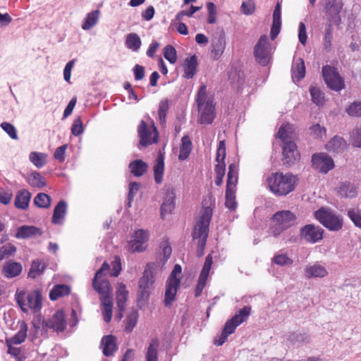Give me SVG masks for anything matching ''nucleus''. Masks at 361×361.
Masks as SVG:
<instances>
[{"label":"nucleus","mask_w":361,"mask_h":361,"mask_svg":"<svg viewBox=\"0 0 361 361\" xmlns=\"http://www.w3.org/2000/svg\"><path fill=\"white\" fill-rule=\"evenodd\" d=\"M292 126L290 124L283 125L280 127L277 136L283 143V162L286 166H291L300 159V153L296 144L291 140Z\"/></svg>","instance_id":"nucleus-1"},{"label":"nucleus","mask_w":361,"mask_h":361,"mask_svg":"<svg viewBox=\"0 0 361 361\" xmlns=\"http://www.w3.org/2000/svg\"><path fill=\"white\" fill-rule=\"evenodd\" d=\"M212 216V208L211 206H204L202 209L200 218L197 221L193 232V240H198L196 255L201 257L204 255L207 239L209 233V226Z\"/></svg>","instance_id":"nucleus-2"},{"label":"nucleus","mask_w":361,"mask_h":361,"mask_svg":"<svg viewBox=\"0 0 361 361\" xmlns=\"http://www.w3.org/2000/svg\"><path fill=\"white\" fill-rule=\"evenodd\" d=\"M270 190L277 195H286L292 192L296 183V178L290 173H272L267 179Z\"/></svg>","instance_id":"nucleus-3"},{"label":"nucleus","mask_w":361,"mask_h":361,"mask_svg":"<svg viewBox=\"0 0 361 361\" xmlns=\"http://www.w3.org/2000/svg\"><path fill=\"white\" fill-rule=\"evenodd\" d=\"M16 302L24 312L29 310L37 312L42 307V296L39 290L33 291L17 290L15 295Z\"/></svg>","instance_id":"nucleus-4"},{"label":"nucleus","mask_w":361,"mask_h":361,"mask_svg":"<svg viewBox=\"0 0 361 361\" xmlns=\"http://www.w3.org/2000/svg\"><path fill=\"white\" fill-rule=\"evenodd\" d=\"M196 102L200 113V121L202 124H210L213 122L214 114V106L213 101L207 98V87L202 85L197 95Z\"/></svg>","instance_id":"nucleus-5"},{"label":"nucleus","mask_w":361,"mask_h":361,"mask_svg":"<svg viewBox=\"0 0 361 361\" xmlns=\"http://www.w3.org/2000/svg\"><path fill=\"white\" fill-rule=\"evenodd\" d=\"M315 218L326 228L331 231L341 230L343 225V217L331 210L319 209L314 213Z\"/></svg>","instance_id":"nucleus-6"},{"label":"nucleus","mask_w":361,"mask_h":361,"mask_svg":"<svg viewBox=\"0 0 361 361\" xmlns=\"http://www.w3.org/2000/svg\"><path fill=\"white\" fill-rule=\"evenodd\" d=\"M296 216L289 210H282L276 212L272 216L274 225L272 227L274 236H279L284 230L294 225Z\"/></svg>","instance_id":"nucleus-7"},{"label":"nucleus","mask_w":361,"mask_h":361,"mask_svg":"<svg viewBox=\"0 0 361 361\" xmlns=\"http://www.w3.org/2000/svg\"><path fill=\"white\" fill-rule=\"evenodd\" d=\"M254 56L262 66H267L271 58V48L268 37L262 35L254 47Z\"/></svg>","instance_id":"nucleus-8"},{"label":"nucleus","mask_w":361,"mask_h":361,"mask_svg":"<svg viewBox=\"0 0 361 361\" xmlns=\"http://www.w3.org/2000/svg\"><path fill=\"white\" fill-rule=\"evenodd\" d=\"M140 137V145L147 147L156 143L158 140V132L154 125L147 126L144 121H141L137 128Z\"/></svg>","instance_id":"nucleus-9"},{"label":"nucleus","mask_w":361,"mask_h":361,"mask_svg":"<svg viewBox=\"0 0 361 361\" xmlns=\"http://www.w3.org/2000/svg\"><path fill=\"white\" fill-rule=\"evenodd\" d=\"M322 75L327 86L335 91H340L344 87V82L336 68L325 66L322 68Z\"/></svg>","instance_id":"nucleus-10"},{"label":"nucleus","mask_w":361,"mask_h":361,"mask_svg":"<svg viewBox=\"0 0 361 361\" xmlns=\"http://www.w3.org/2000/svg\"><path fill=\"white\" fill-rule=\"evenodd\" d=\"M322 75L327 86L335 91H340L344 87V82L336 68L325 66L322 68Z\"/></svg>","instance_id":"nucleus-11"},{"label":"nucleus","mask_w":361,"mask_h":361,"mask_svg":"<svg viewBox=\"0 0 361 361\" xmlns=\"http://www.w3.org/2000/svg\"><path fill=\"white\" fill-rule=\"evenodd\" d=\"M324 229L318 226L307 224L300 228L302 239L310 243H316L323 238Z\"/></svg>","instance_id":"nucleus-12"},{"label":"nucleus","mask_w":361,"mask_h":361,"mask_svg":"<svg viewBox=\"0 0 361 361\" xmlns=\"http://www.w3.org/2000/svg\"><path fill=\"white\" fill-rule=\"evenodd\" d=\"M312 163L313 168L322 173H327L334 167V160L325 153L314 154Z\"/></svg>","instance_id":"nucleus-13"},{"label":"nucleus","mask_w":361,"mask_h":361,"mask_svg":"<svg viewBox=\"0 0 361 361\" xmlns=\"http://www.w3.org/2000/svg\"><path fill=\"white\" fill-rule=\"evenodd\" d=\"M66 320L63 311H57L51 318L43 322V327L54 330L57 333L63 332L66 328Z\"/></svg>","instance_id":"nucleus-14"},{"label":"nucleus","mask_w":361,"mask_h":361,"mask_svg":"<svg viewBox=\"0 0 361 361\" xmlns=\"http://www.w3.org/2000/svg\"><path fill=\"white\" fill-rule=\"evenodd\" d=\"M213 264V259L211 255H208L206 257L205 262L199 276V279L195 287V296L197 298L200 295L203 288L206 285V282L209 274V271Z\"/></svg>","instance_id":"nucleus-15"},{"label":"nucleus","mask_w":361,"mask_h":361,"mask_svg":"<svg viewBox=\"0 0 361 361\" xmlns=\"http://www.w3.org/2000/svg\"><path fill=\"white\" fill-rule=\"evenodd\" d=\"M134 238L129 242V249L132 252H142L145 249V244L149 239L148 231L138 229L134 233Z\"/></svg>","instance_id":"nucleus-16"},{"label":"nucleus","mask_w":361,"mask_h":361,"mask_svg":"<svg viewBox=\"0 0 361 361\" xmlns=\"http://www.w3.org/2000/svg\"><path fill=\"white\" fill-rule=\"evenodd\" d=\"M305 276L307 279L324 278L328 275L327 269L319 262L307 264L305 268Z\"/></svg>","instance_id":"nucleus-17"},{"label":"nucleus","mask_w":361,"mask_h":361,"mask_svg":"<svg viewBox=\"0 0 361 361\" xmlns=\"http://www.w3.org/2000/svg\"><path fill=\"white\" fill-rule=\"evenodd\" d=\"M21 264L8 260L5 262L2 268V274L7 279H12L20 275L22 272Z\"/></svg>","instance_id":"nucleus-18"},{"label":"nucleus","mask_w":361,"mask_h":361,"mask_svg":"<svg viewBox=\"0 0 361 361\" xmlns=\"http://www.w3.org/2000/svg\"><path fill=\"white\" fill-rule=\"evenodd\" d=\"M101 348L105 356L109 357L113 355L118 349L116 338L113 335L103 336L101 341Z\"/></svg>","instance_id":"nucleus-19"},{"label":"nucleus","mask_w":361,"mask_h":361,"mask_svg":"<svg viewBox=\"0 0 361 361\" xmlns=\"http://www.w3.org/2000/svg\"><path fill=\"white\" fill-rule=\"evenodd\" d=\"M68 205L64 200H60L54 209L51 222L56 225H61L63 223L67 213Z\"/></svg>","instance_id":"nucleus-20"},{"label":"nucleus","mask_w":361,"mask_h":361,"mask_svg":"<svg viewBox=\"0 0 361 361\" xmlns=\"http://www.w3.org/2000/svg\"><path fill=\"white\" fill-rule=\"evenodd\" d=\"M101 278L94 277L92 286L94 289L101 295V300L106 297H112L111 293V286L107 280H100Z\"/></svg>","instance_id":"nucleus-21"},{"label":"nucleus","mask_w":361,"mask_h":361,"mask_svg":"<svg viewBox=\"0 0 361 361\" xmlns=\"http://www.w3.org/2000/svg\"><path fill=\"white\" fill-rule=\"evenodd\" d=\"M281 27V5L278 2L273 13V22L271 27L270 37L274 39L280 32Z\"/></svg>","instance_id":"nucleus-22"},{"label":"nucleus","mask_w":361,"mask_h":361,"mask_svg":"<svg viewBox=\"0 0 361 361\" xmlns=\"http://www.w3.org/2000/svg\"><path fill=\"white\" fill-rule=\"evenodd\" d=\"M212 54L214 59H219L224 51L226 47V39L224 34L216 35L212 41Z\"/></svg>","instance_id":"nucleus-23"},{"label":"nucleus","mask_w":361,"mask_h":361,"mask_svg":"<svg viewBox=\"0 0 361 361\" xmlns=\"http://www.w3.org/2000/svg\"><path fill=\"white\" fill-rule=\"evenodd\" d=\"M176 195L173 189L169 188L166 190L164 202L161 206V215L164 218L165 214H169L174 209L175 203L174 200Z\"/></svg>","instance_id":"nucleus-24"},{"label":"nucleus","mask_w":361,"mask_h":361,"mask_svg":"<svg viewBox=\"0 0 361 361\" xmlns=\"http://www.w3.org/2000/svg\"><path fill=\"white\" fill-rule=\"evenodd\" d=\"M337 192L341 197L345 198H353L357 195L355 185L349 181L340 183Z\"/></svg>","instance_id":"nucleus-25"},{"label":"nucleus","mask_w":361,"mask_h":361,"mask_svg":"<svg viewBox=\"0 0 361 361\" xmlns=\"http://www.w3.org/2000/svg\"><path fill=\"white\" fill-rule=\"evenodd\" d=\"M128 298V290L123 283H118L116 289V305L118 311L124 312L126 308V302Z\"/></svg>","instance_id":"nucleus-26"},{"label":"nucleus","mask_w":361,"mask_h":361,"mask_svg":"<svg viewBox=\"0 0 361 361\" xmlns=\"http://www.w3.org/2000/svg\"><path fill=\"white\" fill-rule=\"evenodd\" d=\"M180 286V283L166 281V290L164 294V305L168 307L170 306L172 302L175 300L178 288Z\"/></svg>","instance_id":"nucleus-27"},{"label":"nucleus","mask_w":361,"mask_h":361,"mask_svg":"<svg viewBox=\"0 0 361 361\" xmlns=\"http://www.w3.org/2000/svg\"><path fill=\"white\" fill-rule=\"evenodd\" d=\"M40 230L33 226H20L15 235L18 239H25L41 235Z\"/></svg>","instance_id":"nucleus-28"},{"label":"nucleus","mask_w":361,"mask_h":361,"mask_svg":"<svg viewBox=\"0 0 361 361\" xmlns=\"http://www.w3.org/2000/svg\"><path fill=\"white\" fill-rule=\"evenodd\" d=\"M326 148L329 152L341 153L346 148V142L343 137L335 136L328 142Z\"/></svg>","instance_id":"nucleus-29"},{"label":"nucleus","mask_w":361,"mask_h":361,"mask_svg":"<svg viewBox=\"0 0 361 361\" xmlns=\"http://www.w3.org/2000/svg\"><path fill=\"white\" fill-rule=\"evenodd\" d=\"M292 78L297 81L302 79L305 75V66L302 59H295L291 68Z\"/></svg>","instance_id":"nucleus-30"},{"label":"nucleus","mask_w":361,"mask_h":361,"mask_svg":"<svg viewBox=\"0 0 361 361\" xmlns=\"http://www.w3.org/2000/svg\"><path fill=\"white\" fill-rule=\"evenodd\" d=\"M164 171V157L160 152L154 166V180L157 183L159 184L163 180V175Z\"/></svg>","instance_id":"nucleus-31"},{"label":"nucleus","mask_w":361,"mask_h":361,"mask_svg":"<svg viewBox=\"0 0 361 361\" xmlns=\"http://www.w3.org/2000/svg\"><path fill=\"white\" fill-rule=\"evenodd\" d=\"M71 293V288L66 284L55 285L49 292L51 300H56L59 298L68 295Z\"/></svg>","instance_id":"nucleus-32"},{"label":"nucleus","mask_w":361,"mask_h":361,"mask_svg":"<svg viewBox=\"0 0 361 361\" xmlns=\"http://www.w3.org/2000/svg\"><path fill=\"white\" fill-rule=\"evenodd\" d=\"M197 66V61L195 55L187 58L184 63V77L187 79L192 78L196 73Z\"/></svg>","instance_id":"nucleus-33"},{"label":"nucleus","mask_w":361,"mask_h":361,"mask_svg":"<svg viewBox=\"0 0 361 361\" xmlns=\"http://www.w3.org/2000/svg\"><path fill=\"white\" fill-rule=\"evenodd\" d=\"M238 182V170L235 164H231L228 166V172L226 182V190H235Z\"/></svg>","instance_id":"nucleus-34"},{"label":"nucleus","mask_w":361,"mask_h":361,"mask_svg":"<svg viewBox=\"0 0 361 361\" xmlns=\"http://www.w3.org/2000/svg\"><path fill=\"white\" fill-rule=\"evenodd\" d=\"M31 198V193L26 190L18 192L15 199V206L21 209L27 208Z\"/></svg>","instance_id":"nucleus-35"},{"label":"nucleus","mask_w":361,"mask_h":361,"mask_svg":"<svg viewBox=\"0 0 361 361\" xmlns=\"http://www.w3.org/2000/svg\"><path fill=\"white\" fill-rule=\"evenodd\" d=\"M343 4L339 0H329L326 5V13L329 16V20H334L340 13Z\"/></svg>","instance_id":"nucleus-36"},{"label":"nucleus","mask_w":361,"mask_h":361,"mask_svg":"<svg viewBox=\"0 0 361 361\" xmlns=\"http://www.w3.org/2000/svg\"><path fill=\"white\" fill-rule=\"evenodd\" d=\"M191 150L192 142L190 138L188 135H184L181 139L178 159L182 161L187 159L191 152Z\"/></svg>","instance_id":"nucleus-37"},{"label":"nucleus","mask_w":361,"mask_h":361,"mask_svg":"<svg viewBox=\"0 0 361 361\" xmlns=\"http://www.w3.org/2000/svg\"><path fill=\"white\" fill-rule=\"evenodd\" d=\"M147 164L141 159L135 160L129 164V169L133 176H142L147 170Z\"/></svg>","instance_id":"nucleus-38"},{"label":"nucleus","mask_w":361,"mask_h":361,"mask_svg":"<svg viewBox=\"0 0 361 361\" xmlns=\"http://www.w3.org/2000/svg\"><path fill=\"white\" fill-rule=\"evenodd\" d=\"M101 301L102 311L104 316V319L106 322H109L112 317V297L104 298Z\"/></svg>","instance_id":"nucleus-39"},{"label":"nucleus","mask_w":361,"mask_h":361,"mask_svg":"<svg viewBox=\"0 0 361 361\" xmlns=\"http://www.w3.org/2000/svg\"><path fill=\"white\" fill-rule=\"evenodd\" d=\"M159 345V340L155 338L150 342L147 353H146V361H157L158 360V347Z\"/></svg>","instance_id":"nucleus-40"},{"label":"nucleus","mask_w":361,"mask_h":361,"mask_svg":"<svg viewBox=\"0 0 361 361\" xmlns=\"http://www.w3.org/2000/svg\"><path fill=\"white\" fill-rule=\"evenodd\" d=\"M33 203L39 208L48 209L51 206V197L46 193L40 192L35 196Z\"/></svg>","instance_id":"nucleus-41"},{"label":"nucleus","mask_w":361,"mask_h":361,"mask_svg":"<svg viewBox=\"0 0 361 361\" xmlns=\"http://www.w3.org/2000/svg\"><path fill=\"white\" fill-rule=\"evenodd\" d=\"M27 183L32 186L37 188H42L46 185L45 178L37 171H33L27 178Z\"/></svg>","instance_id":"nucleus-42"},{"label":"nucleus","mask_w":361,"mask_h":361,"mask_svg":"<svg viewBox=\"0 0 361 361\" xmlns=\"http://www.w3.org/2000/svg\"><path fill=\"white\" fill-rule=\"evenodd\" d=\"M142 42L136 33H130L126 36V45L134 51H137L141 46Z\"/></svg>","instance_id":"nucleus-43"},{"label":"nucleus","mask_w":361,"mask_h":361,"mask_svg":"<svg viewBox=\"0 0 361 361\" xmlns=\"http://www.w3.org/2000/svg\"><path fill=\"white\" fill-rule=\"evenodd\" d=\"M45 268L46 265L40 260H34L28 272V277L35 279L37 276L43 273Z\"/></svg>","instance_id":"nucleus-44"},{"label":"nucleus","mask_w":361,"mask_h":361,"mask_svg":"<svg viewBox=\"0 0 361 361\" xmlns=\"http://www.w3.org/2000/svg\"><path fill=\"white\" fill-rule=\"evenodd\" d=\"M27 326L25 322H23L19 331L11 338L10 343L14 345L22 343L27 337Z\"/></svg>","instance_id":"nucleus-45"},{"label":"nucleus","mask_w":361,"mask_h":361,"mask_svg":"<svg viewBox=\"0 0 361 361\" xmlns=\"http://www.w3.org/2000/svg\"><path fill=\"white\" fill-rule=\"evenodd\" d=\"M29 159L37 168L40 169L47 162V155L44 153L32 152L29 155Z\"/></svg>","instance_id":"nucleus-46"},{"label":"nucleus","mask_w":361,"mask_h":361,"mask_svg":"<svg viewBox=\"0 0 361 361\" xmlns=\"http://www.w3.org/2000/svg\"><path fill=\"white\" fill-rule=\"evenodd\" d=\"M99 18V11H94L89 13L85 19L84 23L82 25V28L85 30H88L94 26Z\"/></svg>","instance_id":"nucleus-47"},{"label":"nucleus","mask_w":361,"mask_h":361,"mask_svg":"<svg viewBox=\"0 0 361 361\" xmlns=\"http://www.w3.org/2000/svg\"><path fill=\"white\" fill-rule=\"evenodd\" d=\"M251 307L250 306H245L238 311L231 319L236 323L237 325L241 324L247 320L250 314Z\"/></svg>","instance_id":"nucleus-48"},{"label":"nucleus","mask_w":361,"mask_h":361,"mask_svg":"<svg viewBox=\"0 0 361 361\" xmlns=\"http://www.w3.org/2000/svg\"><path fill=\"white\" fill-rule=\"evenodd\" d=\"M153 283L152 274L150 271L145 270L142 276L139 281V288L149 289L150 286Z\"/></svg>","instance_id":"nucleus-49"},{"label":"nucleus","mask_w":361,"mask_h":361,"mask_svg":"<svg viewBox=\"0 0 361 361\" xmlns=\"http://www.w3.org/2000/svg\"><path fill=\"white\" fill-rule=\"evenodd\" d=\"M288 340L293 344H300L303 342L308 341V336L305 334H302L299 332H293L289 334Z\"/></svg>","instance_id":"nucleus-50"},{"label":"nucleus","mask_w":361,"mask_h":361,"mask_svg":"<svg viewBox=\"0 0 361 361\" xmlns=\"http://www.w3.org/2000/svg\"><path fill=\"white\" fill-rule=\"evenodd\" d=\"M164 58L171 63H175L177 59L176 49L170 44L166 45L164 50Z\"/></svg>","instance_id":"nucleus-51"},{"label":"nucleus","mask_w":361,"mask_h":361,"mask_svg":"<svg viewBox=\"0 0 361 361\" xmlns=\"http://www.w3.org/2000/svg\"><path fill=\"white\" fill-rule=\"evenodd\" d=\"M16 252V247L14 245L8 243L0 247V261L4 258L13 255Z\"/></svg>","instance_id":"nucleus-52"},{"label":"nucleus","mask_w":361,"mask_h":361,"mask_svg":"<svg viewBox=\"0 0 361 361\" xmlns=\"http://www.w3.org/2000/svg\"><path fill=\"white\" fill-rule=\"evenodd\" d=\"M310 91L312 102L317 105L322 104L324 97L321 90L316 87H311Z\"/></svg>","instance_id":"nucleus-53"},{"label":"nucleus","mask_w":361,"mask_h":361,"mask_svg":"<svg viewBox=\"0 0 361 361\" xmlns=\"http://www.w3.org/2000/svg\"><path fill=\"white\" fill-rule=\"evenodd\" d=\"M272 261L277 265L279 266H290L293 264V260L287 256L286 254H279L275 255Z\"/></svg>","instance_id":"nucleus-54"},{"label":"nucleus","mask_w":361,"mask_h":361,"mask_svg":"<svg viewBox=\"0 0 361 361\" xmlns=\"http://www.w3.org/2000/svg\"><path fill=\"white\" fill-rule=\"evenodd\" d=\"M235 190H226V202L225 205L231 210H234L236 208L237 203L235 201Z\"/></svg>","instance_id":"nucleus-55"},{"label":"nucleus","mask_w":361,"mask_h":361,"mask_svg":"<svg viewBox=\"0 0 361 361\" xmlns=\"http://www.w3.org/2000/svg\"><path fill=\"white\" fill-rule=\"evenodd\" d=\"M169 110V101L168 99H162L159 104V118L161 123L166 121V116Z\"/></svg>","instance_id":"nucleus-56"},{"label":"nucleus","mask_w":361,"mask_h":361,"mask_svg":"<svg viewBox=\"0 0 361 361\" xmlns=\"http://www.w3.org/2000/svg\"><path fill=\"white\" fill-rule=\"evenodd\" d=\"M347 114L350 116H361V102H354L346 109Z\"/></svg>","instance_id":"nucleus-57"},{"label":"nucleus","mask_w":361,"mask_h":361,"mask_svg":"<svg viewBox=\"0 0 361 361\" xmlns=\"http://www.w3.org/2000/svg\"><path fill=\"white\" fill-rule=\"evenodd\" d=\"M138 314L136 311L132 312L126 318V331L130 332L135 326Z\"/></svg>","instance_id":"nucleus-58"},{"label":"nucleus","mask_w":361,"mask_h":361,"mask_svg":"<svg viewBox=\"0 0 361 361\" xmlns=\"http://www.w3.org/2000/svg\"><path fill=\"white\" fill-rule=\"evenodd\" d=\"M256 9L255 4L253 0H247L243 1L241 5V11L246 16L252 15Z\"/></svg>","instance_id":"nucleus-59"},{"label":"nucleus","mask_w":361,"mask_h":361,"mask_svg":"<svg viewBox=\"0 0 361 361\" xmlns=\"http://www.w3.org/2000/svg\"><path fill=\"white\" fill-rule=\"evenodd\" d=\"M181 272L182 268L180 265L176 264L171 273L170 274L167 281L171 282L174 281L180 283Z\"/></svg>","instance_id":"nucleus-60"},{"label":"nucleus","mask_w":361,"mask_h":361,"mask_svg":"<svg viewBox=\"0 0 361 361\" xmlns=\"http://www.w3.org/2000/svg\"><path fill=\"white\" fill-rule=\"evenodd\" d=\"M310 133L315 138H322L326 134V130L319 124H314L310 128Z\"/></svg>","instance_id":"nucleus-61"},{"label":"nucleus","mask_w":361,"mask_h":361,"mask_svg":"<svg viewBox=\"0 0 361 361\" xmlns=\"http://www.w3.org/2000/svg\"><path fill=\"white\" fill-rule=\"evenodd\" d=\"M1 127L12 139H18L16 129L14 126L7 122H3Z\"/></svg>","instance_id":"nucleus-62"},{"label":"nucleus","mask_w":361,"mask_h":361,"mask_svg":"<svg viewBox=\"0 0 361 361\" xmlns=\"http://www.w3.org/2000/svg\"><path fill=\"white\" fill-rule=\"evenodd\" d=\"M71 133L75 136H78L83 133L82 122L80 116L75 119L71 127Z\"/></svg>","instance_id":"nucleus-63"},{"label":"nucleus","mask_w":361,"mask_h":361,"mask_svg":"<svg viewBox=\"0 0 361 361\" xmlns=\"http://www.w3.org/2000/svg\"><path fill=\"white\" fill-rule=\"evenodd\" d=\"M350 137L353 145L357 147H361V129H354L351 133Z\"/></svg>","instance_id":"nucleus-64"}]
</instances>
